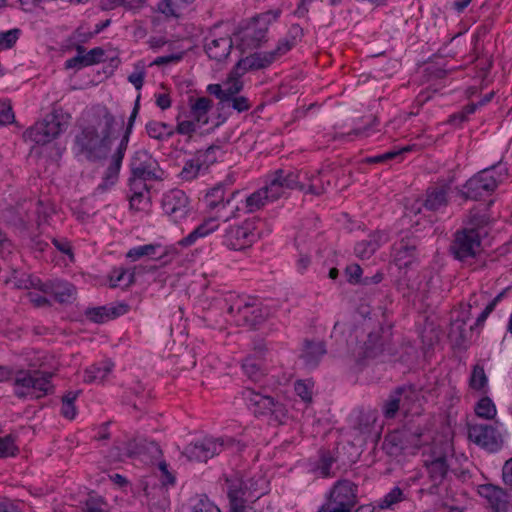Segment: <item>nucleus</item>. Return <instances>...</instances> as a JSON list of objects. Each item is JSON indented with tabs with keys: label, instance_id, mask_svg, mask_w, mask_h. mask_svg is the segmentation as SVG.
<instances>
[{
	"label": "nucleus",
	"instance_id": "1",
	"mask_svg": "<svg viewBox=\"0 0 512 512\" xmlns=\"http://www.w3.org/2000/svg\"><path fill=\"white\" fill-rule=\"evenodd\" d=\"M114 124L115 117L105 106L94 107L88 114L87 125L75 137L76 146L88 160L106 158Z\"/></svg>",
	"mask_w": 512,
	"mask_h": 512
},
{
	"label": "nucleus",
	"instance_id": "2",
	"mask_svg": "<svg viewBox=\"0 0 512 512\" xmlns=\"http://www.w3.org/2000/svg\"><path fill=\"white\" fill-rule=\"evenodd\" d=\"M303 37V29L294 24L290 27L285 38L281 39L277 47L269 52H259L240 59L235 66V73L242 76L246 71L262 69L290 51Z\"/></svg>",
	"mask_w": 512,
	"mask_h": 512
},
{
	"label": "nucleus",
	"instance_id": "3",
	"mask_svg": "<svg viewBox=\"0 0 512 512\" xmlns=\"http://www.w3.org/2000/svg\"><path fill=\"white\" fill-rule=\"evenodd\" d=\"M130 169L132 176L129 179V183L131 190L134 191V195L131 198L132 204L135 199L142 196V192L138 191L142 186V182L161 179L163 172L159 168L158 162L145 150H139L134 153L130 161Z\"/></svg>",
	"mask_w": 512,
	"mask_h": 512
},
{
	"label": "nucleus",
	"instance_id": "4",
	"mask_svg": "<svg viewBox=\"0 0 512 512\" xmlns=\"http://www.w3.org/2000/svg\"><path fill=\"white\" fill-rule=\"evenodd\" d=\"M70 118V115L62 110H54L26 130L24 135L36 144H47L67 129Z\"/></svg>",
	"mask_w": 512,
	"mask_h": 512
},
{
	"label": "nucleus",
	"instance_id": "5",
	"mask_svg": "<svg viewBox=\"0 0 512 512\" xmlns=\"http://www.w3.org/2000/svg\"><path fill=\"white\" fill-rule=\"evenodd\" d=\"M51 373L38 370H18L14 374V393L18 398H41L51 385Z\"/></svg>",
	"mask_w": 512,
	"mask_h": 512
},
{
	"label": "nucleus",
	"instance_id": "6",
	"mask_svg": "<svg viewBox=\"0 0 512 512\" xmlns=\"http://www.w3.org/2000/svg\"><path fill=\"white\" fill-rule=\"evenodd\" d=\"M357 502L358 486L348 479H340L332 486L319 512H350Z\"/></svg>",
	"mask_w": 512,
	"mask_h": 512
},
{
	"label": "nucleus",
	"instance_id": "7",
	"mask_svg": "<svg viewBox=\"0 0 512 512\" xmlns=\"http://www.w3.org/2000/svg\"><path fill=\"white\" fill-rule=\"evenodd\" d=\"M139 100H140V95L137 97L134 108L132 110V113L128 119L126 131H125L122 139L120 140L116 151L114 152V154L111 157V162H110V165L108 166L106 173L103 177V182L101 184H99V186L97 187V190L100 192L106 191L110 186L114 185L118 179V174L120 171L122 160H123V157L127 150L129 136H130L135 119H136L138 111H139Z\"/></svg>",
	"mask_w": 512,
	"mask_h": 512
},
{
	"label": "nucleus",
	"instance_id": "8",
	"mask_svg": "<svg viewBox=\"0 0 512 512\" xmlns=\"http://www.w3.org/2000/svg\"><path fill=\"white\" fill-rule=\"evenodd\" d=\"M259 237L255 218L247 219L241 224L231 225L225 232L224 243L233 250L250 247Z\"/></svg>",
	"mask_w": 512,
	"mask_h": 512
},
{
	"label": "nucleus",
	"instance_id": "9",
	"mask_svg": "<svg viewBox=\"0 0 512 512\" xmlns=\"http://www.w3.org/2000/svg\"><path fill=\"white\" fill-rule=\"evenodd\" d=\"M495 165L484 168L476 175L471 177L465 184V191L461 195L465 199L477 200L483 196L484 193L493 192L499 183V180L494 176Z\"/></svg>",
	"mask_w": 512,
	"mask_h": 512
},
{
	"label": "nucleus",
	"instance_id": "10",
	"mask_svg": "<svg viewBox=\"0 0 512 512\" xmlns=\"http://www.w3.org/2000/svg\"><path fill=\"white\" fill-rule=\"evenodd\" d=\"M226 483L231 512H257L250 507H246V502L253 496L247 482L240 475L233 474L227 477ZM255 497L258 498L259 496Z\"/></svg>",
	"mask_w": 512,
	"mask_h": 512
},
{
	"label": "nucleus",
	"instance_id": "11",
	"mask_svg": "<svg viewBox=\"0 0 512 512\" xmlns=\"http://www.w3.org/2000/svg\"><path fill=\"white\" fill-rule=\"evenodd\" d=\"M224 445L225 442L222 438H204L187 445L183 451V455L190 461L206 462L213 456L220 454Z\"/></svg>",
	"mask_w": 512,
	"mask_h": 512
},
{
	"label": "nucleus",
	"instance_id": "12",
	"mask_svg": "<svg viewBox=\"0 0 512 512\" xmlns=\"http://www.w3.org/2000/svg\"><path fill=\"white\" fill-rule=\"evenodd\" d=\"M228 313L236 317L237 325L250 328L262 324L269 315L266 308L256 303H245L238 307L231 305Z\"/></svg>",
	"mask_w": 512,
	"mask_h": 512
},
{
	"label": "nucleus",
	"instance_id": "13",
	"mask_svg": "<svg viewBox=\"0 0 512 512\" xmlns=\"http://www.w3.org/2000/svg\"><path fill=\"white\" fill-rule=\"evenodd\" d=\"M480 248L479 234L475 229L463 230L455 235L451 251L455 258L463 261L476 255Z\"/></svg>",
	"mask_w": 512,
	"mask_h": 512
},
{
	"label": "nucleus",
	"instance_id": "14",
	"mask_svg": "<svg viewBox=\"0 0 512 512\" xmlns=\"http://www.w3.org/2000/svg\"><path fill=\"white\" fill-rule=\"evenodd\" d=\"M468 436L472 442L490 452L498 450L502 444L501 435L492 425H471L468 429Z\"/></svg>",
	"mask_w": 512,
	"mask_h": 512
},
{
	"label": "nucleus",
	"instance_id": "15",
	"mask_svg": "<svg viewBox=\"0 0 512 512\" xmlns=\"http://www.w3.org/2000/svg\"><path fill=\"white\" fill-rule=\"evenodd\" d=\"M164 212L175 222L185 219L189 212V199L181 190H171L162 200Z\"/></svg>",
	"mask_w": 512,
	"mask_h": 512
},
{
	"label": "nucleus",
	"instance_id": "16",
	"mask_svg": "<svg viewBox=\"0 0 512 512\" xmlns=\"http://www.w3.org/2000/svg\"><path fill=\"white\" fill-rule=\"evenodd\" d=\"M478 493L487 501L492 512H512L511 496L503 488L488 483L480 485Z\"/></svg>",
	"mask_w": 512,
	"mask_h": 512
},
{
	"label": "nucleus",
	"instance_id": "17",
	"mask_svg": "<svg viewBox=\"0 0 512 512\" xmlns=\"http://www.w3.org/2000/svg\"><path fill=\"white\" fill-rule=\"evenodd\" d=\"M245 398L255 407V414L263 415L271 413L274 414L276 418L284 417L286 415L284 406L281 403L274 401L270 396H264L248 389L245 393Z\"/></svg>",
	"mask_w": 512,
	"mask_h": 512
},
{
	"label": "nucleus",
	"instance_id": "18",
	"mask_svg": "<svg viewBox=\"0 0 512 512\" xmlns=\"http://www.w3.org/2000/svg\"><path fill=\"white\" fill-rule=\"evenodd\" d=\"M428 472V478L432 485L426 489L429 494H437L438 487L444 483L448 476L449 464L446 456H437L431 460L425 461Z\"/></svg>",
	"mask_w": 512,
	"mask_h": 512
},
{
	"label": "nucleus",
	"instance_id": "19",
	"mask_svg": "<svg viewBox=\"0 0 512 512\" xmlns=\"http://www.w3.org/2000/svg\"><path fill=\"white\" fill-rule=\"evenodd\" d=\"M40 291L45 294L53 295L55 300L60 303H69L75 299L76 289L67 282L55 281L51 283L41 284L38 281Z\"/></svg>",
	"mask_w": 512,
	"mask_h": 512
},
{
	"label": "nucleus",
	"instance_id": "20",
	"mask_svg": "<svg viewBox=\"0 0 512 512\" xmlns=\"http://www.w3.org/2000/svg\"><path fill=\"white\" fill-rule=\"evenodd\" d=\"M417 243L415 238L406 237L394 245V261L399 267H407L416 257Z\"/></svg>",
	"mask_w": 512,
	"mask_h": 512
},
{
	"label": "nucleus",
	"instance_id": "21",
	"mask_svg": "<svg viewBox=\"0 0 512 512\" xmlns=\"http://www.w3.org/2000/svg\"><path fill=\"white\" fill-rule=\"evenodd\" d=\"M388 237L382 231H376L368 236L367 239L359 241L355 246V254L360 259H369L381 246L387 242Z\"/></svg>",
	"mask_w": 512,
	"mask_h": 512
},
{
	"label": "nucleus",
	"instance_id": "22",
	"mask_svg": "<svg viewBox=\"0 0 512 512\" xmlns=\"http://www.w3.org/2000/svg\"><path fill=\"white\" fill-rule=\"evenodd\" d=\"M388 343V338L382 335V329L370 332L367 340L362 346V357L364 359H374L381 355Z\"/></svg>",
	"mask_w": 512,
	"mask_h": 512
},
{
	"label": "nucleus",
	"instance_id": "23",
	"mask_svg": "<svg viewBox=\"0 0 512 512\" xmlns=\"http://www.w3.org/2000/svg\"><path fill=\"white\" fill-rule=\"evenodd\" d=\"M233 47L232 39L228 36L206 38L205 51L210 59L222 61L227 58Z\"/></svg>",
	"mask_w": 512,
	"mask_h": 512
},
{
	"label": "nucleus",
	"instance_id": "24",
	"mask_svg": "<svg viewBox=\"0 0 512 512\" xmlns=\"http://www.w3.org/2000/svg\"><path fill=\"white\" fill-rule=\"evenodd\" d=\"M143 441L137 439H130L121 444L115 445L109 452V459L113 462L123 461L126 457H135L143 453Z\"/></svg>",
	"mask_w": 512,
	"mask_h": 512
},
{
	"label": "nucleus",
	"instance_id": "25",
	"mask_svg": "<svg viewBox=\"0 0 512 512\" xmlns=\"http://www.w3.org/2000/svg\"><path fill=\"white\" fill-rule=\"evenodd\" d=\"M147 505L150 512H165L169 507V499L164 485L144 487Z\"/></svg>",
	"mask_w": 512,
	"mask_h": 512
},
{
	"label": "nucleus",
	"instance_id": "26",
	"mask_svg": "<svg viewBox=\"0 0 512 512\" xmlns=\"http://www.w3.org/2000/svg\"><path fill=\"white\" fill-rule=\"evenodd\" d=\"M326 354L325 343L321 340L305 339L301 358L308 367H316L321 358Z\"/></svg>",
	"mask_w": 512,
	"mask_h": 512
},
{
	"label": "nucleus",
	"instance_id": "27",
	"mask_svg": "<svg viewBox=\"0 0 512 512\" xmlns=\"http://www.w3.org/2000/svg\"><path fill=\"white\" fill-rule=\"evenodd\" d=\"M127 308L128 306L126 304H119L118 306L112 307L101 306L89 308L86 310V316L96 323H102L107 319H113L126 313Z\"/></svg>",
	"mask_w": 512,
	"mask_h": 512
},
{
	"label": "nucleus",
	"instance_id": "28",
	"mask_svg": "<svg viewBox=\"0 0 512 512\" xmlns=\"http://www.w3.org/2000/svg\"><path fill=\"white\" fill-rule=\"evenodd\" d=\"M218 227L215 218H208L197 226L188 236L181 239L178 244L183 247L193 245L198 239L208 236Z\"/></svg>",
	"mask_w": 512,
	"mask_h": 512
},
{
	"label": "nucleus",
	"instance_id": "29",
	"mask_svg": "<svg viewBox=\"0 0 512 512\" xmlns=\"http://www.w3.org/2000/svg\"><path fill=\"white\" fill-rule=\"evenodd\" d=\"M190 117L195 119L201 126L208 124V113L212 108V100L207 97H199L192 102L190 99Z\"/></svg>",
	"mask_w": 512,
	"mask_h": 512
},
{
	"label": "nucleus",
	"instance_id": "30",
	"mask_svg": "<svg viewBox=\"0 0 512 512\" xmlns=\"http://www.w3.org/2000/svg\"><path fill=\"white\" fill-rule=\"evenodd\" d=\"M279 14V11H268L254 18V21L257 24H260L259 28H255L252 35V41L255 46H259L260 43L265 40L268 26L272 21H275L278 18Z\"/></svg>",
	"mask_w": 512,
	"mask_h": 512
},
{
	"label": "nucleus",
	"instance_id": "31",
	"mask_svg": "<svg viewBox=\"0 0 512 512\" xmlns=\"http://www.w3.org/2000/svg\"><path fill=\"white\" fill-rule=\"evenodd\" d=\"M377 421V411L374 409H367L359 411L354 419L353 427L360 434H370L374 429Z\"/></svg>",
	"mask_w": 512,
	"mask_h": 512
},
{
	"label": "nucleus",
	"instance_id": "32",
	"mask_svg": "<svg viewBox=\"0 0 512 512\" xmlns=\"http://www.w3.org/2000/svg\"><path fill=\"white\" fill-rule=\"evenodd\" d=\"M406 500H408V491L396 486L382 499L377 501L376 507L380 510H394L398 504Z\"/></svg>",
	"mask_w": 512,
	"mask_h": 512
},
{
	"label": "nucleus",
	"instance_id": "33",
	"mask_svg": "<svg viewBox=\"0 0 512 512\" xmlns=\"http://www.w3.org/2000/svg\"><path fill=\"white\" fill-rule=\"evenodd\" d=\"M237 192H232L230 198L224 202V189L222 186L212 188L206 195L208 206L212 209L222 206L223 208L229 206L238 210V207L233 204V199Z\"/></svg>",
	"mask_w": 512,
	"mask_h": 512
},
{
	"label": "nucleus",
	"instance_id": "34",
	"mask_svg": "<svg viewBox=\"0 0 512 512\" xmlns=\"http://www.w3.org/2000/svg\"><path fill=\"white\" fill-rule=\"evenodd\" d=\"M146 132L150 138L163 141L170 137H172L175 131L171 128L170 125L159 122V121H149L146 124Z\"/></svg>",
	"mask_w": 512,
	"mask_h": 512
},
{
	"label": "nucleus",
	"instance_id": "35",
	"mask_svg": "<svg viewBox=\"0 0 512 512\" xmlns=\"http://www.w3.org/2000/svg\"><path fill=\"white\" fill-rule=\"evenodd\" d=\"M447 205V189L444 187L432 188L427 191L424 206L432 211Z\"/></svg>",
	"mask_w": 512,
	"mask_h": 512
},
{
	"label": "nucleus",
	"instance_id": "36",
	"mask_svg": "<svg viewBox=\"0 0 512 512\" xmlns=\"http://www.w3.org/2000/svg\"><path fill=\"white\" fill-rule=\"evenodd\" d=\"M113 366L114 364L112 362H105L103 366H91L85 371L84 381L87 383H103L108 374L112 371Z\"/></svg>",
	"mask_w": 512,
	"mask_h": 512
},
{
	"label": "nucleus",
	"instance_id": "37",
	"mask_svg": "<svg viewBox=\"0 0 512 512\" xmlns=\"http://www.w3.org/2000/svg\"><path fill=\"white\" fill-rule=\"evenodd\" d=\"M242 367H243L245 374L253 382H259L264 376V373H263V370L261 367V362L252 356L245 358V360L242 364Z\"/></svg>",
	"mask_w": 512,
	"mask_h": 512
},
{
	"label": "nucleus",
	"instance_id": "38",
	"mask_svg": "<svg viewBox=\"0 0 512 512\" xmlns=\"http://www.w3.org/2000/svg\"><path fill=\"white\" fill-rule=\"evenodd\" d=\"M240 77L241 76H238L235 73V69H234L231 73V76L222 85L225 103L227 101H230V99H232L233 97H236V95L242 90L243 83L240 81V79H239Z\"/></svg>",
	"mask_w": 512,
	"mask_h": 512
},
{
	"label": "nucleus",
	"instance_id": "39",
	"mask_svg": "<svg viewBox=\"0 0 512 512\" xmlns=\"http://www.w3.org/2000/svg\"><path fill=\"white\" fill-rule=\"evenodd\" d=\"M80 390L78 391H69L62 397V407L61 414L67 419H74L77 414V409L75 406V400L80 394Z\"/></svg>",
	"mask_w": 512,
	"mask_h": 512
},
{
	"label": "nucleus",
	"instance_id": "40",
	"mask_svg": "<svg viewBox=\"0 0 512 512\" xmlns=\"http://www.w3.org/2000/svg\"><path fill=\"white\" fill-rule=\"evenodd\" d=\"M487 383L488 378L484 367L480 364L474 365L469 379L470 387L474 390H482L486 387Z\"/></svg>",
	"mask_w": 512,
	"mask_h": 512
},
{
	"label": "nucleus",
	"instance_id": "41",
	"mask_svg": "<svg viewBox=\"0 0 512 512\" xmlns=\"http://www.w3.org/2000/svg\"><path fill=\"white\" fill-rule=\"evenodd\" d=\"M201 171H205L203 164H201L199 159L195 156L194 159L188 160L185 163L180 176L183 180L190 181L195 179Z\"/></svg>",
	"mask_w": 512,
	"mask_h": 512
},
{
	"label": "nucleus",
	"instance_id": "42",
	"mask_svg": "<svg viewBox=\"0 0 512 512\" xmlns=\"http://www.w3.org/2000/svg\"><path fill=\"white\" fill-rule=\"evenodd\" d=\"M266 192L261 188L246 198V208L248 212H254L262 208L268 201Z\"/></svg>",
	"mask_w": 512,
	"mask_h": 512
},
{
	"label": "nucleus",
	"instance_id": "43",
	"mask_svg": "<svg viewBox=\"0 0 512 512\" xmlns=\"http://www.w3.org/2000/svg\"><path fill=\"white\" fill-rule=\"evenodd\" d=\"M395 391L398 393L402 409L408 410L411 403H413L418 397L417 391L411 386L398 387Z\"/></svg>",
	"mask_w": 512,
	"mask_h": 512
},
{
	"label": "nucleus",
	"instance_id": "44",
	"mask_svg": "<svg viewBox=\"0 0 512 512\" xmlns=\"http://www.w3.org/2000/svg\"><path fill=\"white\" fill-rule=\"evenodd\" d=\"M475 412L479 417L491 419L496 415V407L490 398L484 397L477 403Z\"/></svg>",
	"mask_w": 512,
	"mask_h": 512
},
{
	"label": "nucleus",
	"instance_id": "45",
	"mask_svg": "<svg viewBox=\"0 0 512 512\" xmlns=\"http://www.w3.org/2000/svg\"><path fill=\"white\" fill-rule=\"evenodd\" d=\"M402 409L398 393L394 390L384 402L383 414L386 418H394L398 410Z\"/></svg>",
	"mask_w": 512,
	"mask_h": 512
},
{
	"label": "nucleus",
	"instance_id": "46",
	"mask_svg": "<svg viewBox=\"0 0 512 512\" xmlns=\"http://www.w3.org/2000/svg\"><path fill=\"white\" fill-rule=\"evenodd\" d=\"M268 196L269 201L277 200L284 193V186L282 185L280 178L276 176L274 173L273 179L269 182L268 185L262 188Z\"/></svg>",
	"mask_w": 512,
	"mask_h": 512
},
{
	"label": "nucleus",
	"instance_id": "47",
	"mask_svg": "<svg viewBox=\"0 0 512 512\" xmlns=\"http://www.w3.org/2000/svg\"><path fill=\"white\" fill-rule=\"evenodd\" d=\"M159 248V245L147 244L130 249L126 256L133 261H136L143 256H155L157 249Z\"/></svg>",
	"mask_w": 512,
	"mask_h": 512
},
{
	"label": "nucleus",
	"instance_id": "48",
	"mask_svg": "<svg viewBox=\"0 0 512 512\" xmlns=\"http://www.w3.org/2000/svg\"><path fill=\"white\" fill-rule=\"evenodd\" d=\"M336 462V459L330 454V452H324L318 462V470L323 477L335 476V472L332 470V466Z\"/></svg>",
	"mask_w": 512,
	"mask_h": 512
},
{
	"label": "nucleus",
	"instance_id": "49",
	"mask_svg": "<svg viewBox=\"0 0 512 512\" xmlns=\"http://www.w3.org/2000/svg\"><path fill=\"white\" fill-rule=\"evenodd\" d=\"M220 149L219 146L211 145L205 150H200L196 153V157L203 164L204 170H207L210 165L216 162V151Z\"/></svg>",
	"mask_w": 512,
	"mask_h": 512
},
{
	"label": "nucleus",
	"instance_id": "50",
	"mask_svg": "<svg viewBox=\"0 0 512 512\" xmlns=\"http://www.w3.org/2000/svg\"><path fill=\"white\" fill-rule=\"evenodd\" d=\"M177 120L178 123L174 131L180 135L191 137L198 129L203 127L193 118L189 120H179L178 118Z\"/></svg>",
	"mask_w": 512,
	"mask_h": 512
},
{
	"label": "nucleus",
	"instance_id": "51",
	"mask_svg": "<svg viewBox=\"0 0 512 512\" xmlns=\"http://www.w3.org/2000/svg\"><path fill=\"white\" fill-rule=\"evenodd\" d=\"M35 205L36 222L37 226L40 227L54 213V208L48 203L45 204L42 200L37 201Z\"/></svg>",
	"mask_w": 512,
	"mask_h": 512
},
{
	"label": "nucleus",
	"instance_id": "52",
	"mask_svg": "<svg viewBox=\"0 0 512 512\" xmlns=\"http://www.w3.org/2000/svg\"><path fill=\"white\" fill-rule=\"evenodd\" d=\"M276 176L280 178V181L285 189H295L298 188L300 190H304V185L298 182V176L293 173H288L284 175V171L279 169L275 172Z\"/></svg>",
	"mask_w": 512,
	"mask_h": 512
},
{
	"label": "nucleus",
	"instance_id": "53",
	"mask_svg": "<svg viewBox=\"0 0 512 512\" xmlns=\"http://www.w3.org/2000/svg\"><path fill=\"white\" fill-rule=\"evenodd\" d=\"M145 68L144 64L137 63L135 71L128 76V81L137 89L140 90L144 83Z\"/></svg>",
	"mask_w": 512,
	"mask_h": 512
},
{
	"label": "nucleus",
	"instance_id": "54",
	"mask_svg": "<svg viewBox=\"0 0 512 512\" xmlns=\"http://www.w3.org/2000/svg\"><path fill=\"white\" fill-rule=\"evenodd\" d=\"M76 50H77V55L75 57L68 59L65 62L66 69H81V68L87 66L86 62H84L85 48L81 45H78Z\"/></svg>",
	"mask_w": 512,
	"mask_h": 512
},
{
	"label": "nucleus",
	"instance_id": "55",
	"mask_svg": "<svg viewBox=\"0 0 512 512\" xmlns=\"http://www.w3.org/2000/svg\"><path fill=\"white\" fill-rule=\"evenodd\" d=\"M17 447L14 444V438L11 435L0 438V457L15 455Z\"/></svg>",
	"mask_w": 512,
	"mask_h": 512
},
{
	"label": "nucleus",
	"instance_id": "56",
	"mask_svg": "<svg viewBox=\"0 0 512 512\" xmlns=\"http://www.w3.org/2000/svg\"><path fill=\"white\" fill-rule=\"evenodd\" d=\"M440 507L447 512H470L467 505L461 504L457 499L446 497L442 499Z\"/></svg>",
	"mask_w": 512,
	"mask_h": 512
},
{
	"label": "nucleus",
	"instance_id": "57",
	"mask_svg": "<svg viewBox=\"0 0 512 512\" xmlns=\"http://www.w3.org/2000/svg\"><path fill=\"white\" fill-rule=\"evenodd\" d=\"M19 29H12L0 34L1 49H9L16 43L19 35Z\"/></svg>",
	"mask_w": 512,
	"mask_h": 512
},
{
	"label": "nucleus",
	"instance_id": "58",
	"mask_svg": "<svg viewBox=\"0 0 512 512\" xmlns=\"http://www.w3.org/2000/svg\"><path fill=\"white\" fill-rule=\"evenodd\" d=\"M296 394L305 402L310 403L312 401V390L311 386L302 380L296 381L294 385Z\"/></svg>",
	"mask_w": 512,
	"mask_h": 512
},
{
	"label": "nucleus",
	"instance_id": "59",
	"mask_svg": "<svg viewBox=\"0 0 512 512\" xmlns=\"http://www.w3.org/2000/svg\"><path fill=\"white\" fill-rule=\"evenodd\" d=\"M105 52L102 48L96 47L91 49L89 52H84V62L87 66L94 65L103 61Z\"/></svg>",
	"mask_w": 512,
	"mask_h": 512
},
{
	"label": "nucleus",
	"instance_id": "60",
	"mask_svg": "<svg viewBox=\"0 0 512 512\" xmlns=\"http://www.w3.org/2000/svg\"><path fill=\"white\" fill-rule=\"evenodd\" d=\"M14 113L9 103L0 102V125L10 124L14 121Z\"/></svg>",
	"mask_w": 512,
	"mask_h": 512
},
{
	"label": "nucleus",
	"instance_id": "61",
	"mask_svg": "<svg viewBox=\"0 0 512 512\" xmlns=\"http://www.w3.org/2000/svg\"><path fill=\"white\" fill-rule=\"evenodd\" d=\"M229 106L238 112L247 111L250 108L248 99L244 96H236L226 102Z\"/></svg>",
	"mask_w": 512,
	"mask_h": 512
},
{
	"label": "nucleus",
	"instance_id": "62",
	"mask_svg": "<svg viewBox=\"0 0 512 512\" xmlns=\"http://www.w3.org/2000/svg\"><path fill=\"white\" fill-rule=\"evenodd\" d=\"M346 274L350 283H362V269L358 264L350 265L346 268Z\"/></svg>",
	"mask_w": 512,
	"mask_h": 512
},
{
	"label": "nucleus",
	"instance_id": "63",
	"mask_svg": "<svg viewBox=\"0 0 512 512\" xmlns=\"http://www.w3.org/2000/svg\"><path fill=\"white\" fill-rule=\"evenodd\" d=\"M175 4L176 0H161L158 4V9L166 16H177Z\"/></svg>",
	"mask_w": 512,
	"mask_h": 512
},
{
	"label": "nucleus",
	"instance_id": "64",
	"mask_svg": "<svg viewBox=\"0 0 512 512\" xmlns=\"http://www.w3.org/2000/svg\"><path fill=\"white\" fill-rule=\"evenodd\" d=\"M86 512H107L104 508V503L95 498H90L85 503Z\"/></svg>",
	"mask_w": 512,
	"mask_h": 512
}]
</instances>
